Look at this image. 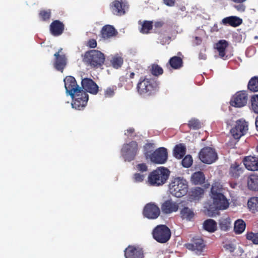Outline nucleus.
<instances>
[{
	"mask_svg": "<svg viewBox=\"0 0 258 258\" xmlns=\"http://www.w3.org/2000/svg\"><path fill=\"white\" fill-rule=\"evenodd\" d=\"M154 148V144L153 143H147L144 146L146 157L147 158H149L151 161L154 163H165L168 158L167 149L164 147H160L152 153Z\"/></svg>",
	"mask_w": 258,
	"mask_h": 258,
	"instance_id": "1",
	"label": "nucleus"
},
{
	"mask_svg": "<svg viewBox=\"0 0 258 258\" xmlns=\"http://www.w3.org/2000/svg\"><path fill=\"white\" fill-rule=\"evenodd\" d=\"M105 59L104 53L95 49L85 52L83 56V61L92 69H97L102 66Z\"/></svg>",
	"mask_w": 258,
	"mask_h": 258,
	"instance_id": "2",
	"label": "nucleus"
},
{
	"mask_svg": "<svg viewBox=\"0 0 258 258\" xmlns=\"http://www.w3.org/2000/svg\"><path fill=\"white\" fill-rule=\"evenodd\" d=\"M157 83L152 79L146 77L140 78L137 85V90L141 95L151 96L158 91Z\"/></svg>",
	"mask_w": 258,
	"mask_h": 258,
	"instance_id": "3",
	"label": "nucleus"
},
{
	"mask_svg": "<svg viewBox=\"0 0 258 258\" xmlns=\"http://www.w3.org/2000/svg\"><path fill=\"white\" fill-rule=\"evenodd\" d=\"M221 191V188L217 185L212 186L210 196L213 201V208L216 210H224L229 206L228 201Z\"/></svg>",
	"mask_w": 258,
	"mask_h": 258,
	"instance_id": "4",
	"label": "nucleus"
},
{
	"mask_svg": "<svg viewBox=\"0 0 258 258\" xmlns=\"http://www.w3.org/2000/svg\"><path fill=\"white\" fill-rule=\"evenodd\" d=\"M169 170L164 167H160L152 171L148 176V182L152 186L164 184L169 178Z\"/></svg>",
	"mask_w": 258,
	"mask_h": 258,
	"instance_id": "5",
	"label": "nucleus"
},
{
	"mask_svg": "<svg viewBox=\"0 0 258 258\" xmlns=\"http://www.w3.org/2000/svg\"><path fill=\"white\" fill-rule=\"evenodd\" d=\"M188 183L183 178H174L169 184V190L171 194L177 198L185 195L188 191Z\"/></svg>",
	"mask_w": 258,
	"mask_h": 258,
	"instance_id": "6",
	"label": "nucleus"
},
{
	"mask_svg": "<svg viewBox=\"0 0 258 258\" xmlns=\"http://www.w3.org/2000/svg\"><path fill=\"white\" fill-rule=\"evenodd\" d=\"M153 237L157 242L164 243L167 242L171 237L170 229L165 225H159L152 231Z\"/></svg>",
	"mask_w": 258,
	"mask_h": 258,
	"instance_id": "7",
	"label": "nucleus"
},
{
	"mask_svg": "<svg viewBox=\"0 0 258 258\" xmlns=\"http://www.w3.org/2000/svg\"><path fill=\"white\" fill-rule=\"evenodd\" d=\"M121 154L125 161L134 160L138 152V144L133 141L128 144H124L121 150Z\"/></svg>",
	"mask_w": 258,
	"mask_h": 258,
	"instance_id": "8",
	"label": "nucleus"
},
{
	"mask_svg": "<svg viewBox=\"0 0 258 258\" xmlns=\"http://www.w3.org/2000/svg\"><path fill=\"white\" fill-rule=\"evenodd\" d=\"M248 130V122L241 118L236 121L234 126L230 130V133L235 139L239 140L246 134Z\"/></svg>",
	"mask_w": 258,
	"mask_h": 258,
	"instance_id": "9",
	"label": "nucleus"
},
{
	"mask_svg": "<svg viewBox=\"0 0 258 258\" xmlns=\"http://www.w3.org/2000/svg\"><path fill=\"white\" fill-rule=\"evenodd\" d=\"M71 97L73 99L72 107L78 110L83 109L87 105L88 100V95L82 89Z\"/></svg>",
	"mask_w": 258,
	"mask_h": 258,
	"instance_id": "10",
	"label": "nucleus"
},
{
	"mask_svg": "<svg viewBox=\"0 0 258 258\" xmlns=\"http://www.w3.org/2000/svg\"><path fill=\"white\" fill-rule=\"evenodd\" d=\"M199 157L202 162L210 164L217 159L218 156L214 149L206 147L201 149L199 154Z\"/></svg>",
	"mask_w": 258,
	"mask_h": 258,
	"instance_id": "11",
	"label": "nucleus"
},
{
	"mask_svg": "<svg viewBox=\"0 0 258 258\" xmlns=\"http://www.w3.org/2000/svg\"><path fill=\"white\" fill-rule=\"evenodd\" d=\"M248 100L247 93L245 91L236 92L231 98L230 104L232 106L240 108L245 106Z\"/></svg>",
	"mask_w": 258,
	"mask_h": 258,
	"instance_id": "12",
	"label": "nucleus"
},
{
	"mask_svg": "<svg viewBox=\"0 0 258 258\" xmlns=\"http://www.w3.org/2000/svg\"><path fill=\"white\" fill-rule=\"evenodd\" d=\"M160 210L159 207L154 203L147 204L143 211L144 217L149 219H156L160 214Z\"/></svg>",
	"mask_w": 258,
	"mask_h": 258,
	"instance_id": "13",
	"label": "nucleus"
},
{
	"mask_svg": "<svg viewBox=\"0 0 258 258\" xmlns=\"http://www.w3.org/2000/svg\"><path fill=\"white\" fill-rule=\"evenodd\" d=\"M62 49L59 48L54 54V59L53 63V67L57 71L63 72L67 63L66 56L62 52Z\"/></svg>",
	"mask_w": 258,
	"mask_h": 258,
	"instance_id": "14",
	"label": "nucleus"
},
{
	"mask_svg": "<svg viewBox=\"0 0 258 258\" xmlns=\"http://www.w3.org/2000/svg\"><path fill=\"white\" fill-rule=\"evenodd\" d=\"M66 92L71 97H73L76 92H78L81 88L77 84L74 77L67 76L63 80Z\"/></svg>",
	"mask_w": 258,
	"mask_h": 258,
	"instance_id": "15",
	"label": "nucleus"
},
{
	"mask_svg": "<svg viewBox=\"0 0 258 258\" xmlns=\"http://www.w3.org/2000/svg\"><path fill=\"white\" fill-rule=\"evenodd\" d=\"M125 258H144L143 248L134 245H128L124 250Z\"/></svg>",
	"mask_w": 258,
	"mask_h": 258,
	"instance_id": "16",
	"label": "nucleus"
},
{
	"mask_svg": "<svg viewBox=\"0 0 258 258\" xmlns=\"http://www.w3.org/2000/svg\"><path fill=\"white\" fill-rule=\"evenodd\" d=\"M186 247L196 253H201L205 248V244L203 239L200 238H193L190 243L185 244Z\"/></svg>",
	"mask_w": 258,
	"mask_h": 258,
	"instance_id": "17",
	"label": "nucleus"
},
{
	"mask_svg": "<svg viewBox=\"0 0 258 258\" xmlns=\"http://www.w3.org/2000/svg\"><path fill=\"white\" fill-rule=\"evenodd\" d=\"M82 88L87 92L95 95L99 91V87L91 79L86 78L81 82Z\"/></svg>",
	"mask_w": 258,
	"mask_h": 258,
	"instance_id": "18",
	"label": "nucleus"
},
{
	"mask_svg": "<svg viewBox=\"0 0 258 258\" xmlns=\"http://www.w3.org/2000/svg\"><path fill=\"white\" fill-rule=\"evenodd\" d=\"M126 4L122 1L115 0L110 6L112 13L117 16H121L125 13Z\"/></svg>",
	"mask_w": 258,
	"mask_h": 258,
	"instance_id": "19",
	"label": "nucleus"
},
{
	"mask_svg": "<svg viewBox=\"0 0 258 258\" xmlns=\"http://www.w3.org/2000/svg\"><path fill=\"white\" fill-rule=\"evenodd\" d=\"M162 212L165 214L176 212L179 208L178 204L171 199L165 201L161 206Z\"/></svg>",
	"mask_w": 258,
	"mask_h": 258,
	"instance_id": "20",
	"label": "nucleus"
},
{
	"mask_svg": "<svg viewBox=\"0 0 258 258\" xmlns=\"http://www.w3.org/2000/svg\"><path fill=\"white\" fill-rule=\"evenodd\" d=\"M64 30V25L59 20H54L50 25V32L53 36L61 35Z\"/></svg>",
	"mask_w": 258,
	"mask_h": 258,
	"instance_id": "21",
	"label": "nucleus"
},
{
	"mask_svg": "<svg viewBox=\"0 0 258 258\" xmlns=\"http://www.w3.org/2000/svg\"><path fill=\"white\" fill-rule=\"evenodd\" d=\"M245 168L250 171L258 170V157L246 156L243 160Z\"/></svg>",
	"mask_w": 258,
	"mask_h": 258,
	"instance_id": "22",
	"label": "nucleus"
},
{
	"mask_svg": "<svg viewBox=\"0 0 258 258\" xmlns=\"http://www.w3.org/2000/svg\"><path fill=\"white\" fill-rule=\"evenodd\" d=\"M117 34L114 27L110 25H105L104 26L101 31L100 35L104 39H108L111 37L115 36Z\"/></svg>",
	"mask_w": 258,
	"mask_h": 258,
	"instance_id": "23",
	"label": "nucleus"
},
{
	"mask_svg": "<svg viewBox=\"0 0 258 258\" xmlns=\"http://www.w3.org/2000/svg\"><path fill=\"white\" fill-rule=\"evenodd\" d=\"M221 23L226 26L236 27L242 23V19L235 16H229L223 19Z\"/></svg>",
	"mask_w": 258,
	"mask_h": 258,
	"instance_id": "24",
	"label": "nucleus"
},
{
	"mask_svg": "<svg viewBox=\"0 0 258 258\" xmlns=\"http://www.w3.org/2000/svg\"><path fill=\"white\" fill-rule=\"evenodd\" d=\"M183 60L181 57L178 56L171 57L166 64V67L170 70H178L183 66Z\"/></svg>",
	"mask_w": 258,
	"mask_h": 258,
	"instance_id": "25",
	"label": "nucleus"
},
{
	"mask_svg": "<svg viewBox=\"0 0 258 258\" xmlns=\"http://www.w3.org/2000/svg\"><path fill=\"white\" fill-rule=\"evenodd\" d=\"M228 46V43L225 40H220L216 44V49L218 52L219 56L223 59H227L228 56L226 55V49Z\"/></svg>",
	"mask_w": 258,
	"mask_h": 258,
	"instance_id": "26",
	"label": "nucleus"
},
{
	"mask_svg": "<svg viewBox=\"0 0 258 258\" xmlns=\"http://www.w3.org/2000/svg\"><path fill=\"white\" fill-rule=\"evenodd\" d=\"M247 185L250 190L258 192V175L250 174L247 178Z\"/></svg>",
	"mask_w": 258,
	"mask_h": 258,
	"instance_id": "27",
	"label": "nucleus"
},
{
	"mask_svg": "<svg viewBox=\"0 0 258 258\" xmlns=\"http://www.w3.org/2000/svg\"><path fill=\"white\" fill-rule=\"evenodd\" d=\"M248 211L252 214L258 213V197H251L249 198L247 202Z\"/></svg>",
	"mask_w": 258,
	"mask_h": 258,
	"instance_id": "28",
	"label": "nucleus"
},
{
	"mask_svg": "<svg viewBox=\"0 0 258 258\" xmlns=\"http://www.w3.org/2000/svg\"><path fill=\"white\" fill-rule=\"evenodd\" d=\"M205 179L204 173L199 171L192 174L190 180L191 183L195 185H201L205 182Z\"/></svg>",
	"mask_w": 258,
	"mask_h": 258,
	"instance_id": "29",
	"label": "nucleus"
},
{
	"mask_svg": "<svg viewBox=\"0 0 258 258\" xmlns=\"http://www.w3.org/2000/svg\"><path fill=\"white\" fill-rule=\"evenodd\" d=\"M204 189L200 187L192 188L188 194V199L190 201L199 200L204 195Z\"/></svg>",
	"mask_w": 258,
	"mask_h": 258,
	"instance_id": "30",
	"label": "nucleus"
},
{
	"mask_svg": "<svg viewBox=\"0 0 258 258\" xmlns=\"http://www.w3.org/2000/svg\"><path fill=\"white\" fill-rule=\"evenodd\" d=\"M243 171V168L241 165L238 164L237 162L231 164L229 169V174L234 178H238Z\"/></svg>",
	"mask_w": 258,
	"mask_h": 258,
	"instance_id": "31",
	"label": "nucleus"
},
{
	"mask_svg": "<svg viewBox=\"0 0 258 258\" xmlns=\"http://www.w3.org/2000/svg\"><path fill=\"white\" fill-rule=\"evenodd\" d=\"M186 153V147L183 144L176 145L173 151V156L178 159H181Z\"/></svg>",
	"mask_w": 258,
	"mask_h": 258,
	"instance_id": "32",
	"label": "nucleus"
},
{
	"mask_svg": "<svg viewBox=\"0 0 258 258\" xmlns=\"http://www.w3.org/2000/svg\"><path fill=\"white\" fill-rule=\"evenodd\" d=\"M246 228V223L242 219H238L235 221L234 225V231L236 234L242 233Z\"/></svg>",
	"mask_w": 258,
	"mask_h": 258,
	"instance_id": "33",
	"label": "nucleus"
},
{
	"mask_svg": "<svg viewBox=\"0 0 258 258\" xmlns=\"http://www.w3.org/2000/svg\"><path fill=\"white\" fill-rule=\"evenodd\" d=\"M203 227L209 232L213 233L217 230V223L213 219H208L204 221Z\"/></svg>",
	"mask_w": 258,
	"mask_h": 258,
	"instance_id": "34",
	"label": "nucleus"
},
{
	"mask_svg": "<svg viewBox=\"0 0 258 258\" xmlns=\"http://www.w3.org/2000/svg\"><path fill=\"white\" fill-rule=\"evenodd\" d=\"M181 217L182 219L190 221L194 217L195 213L192 210L188 207H184L180 211Z\"/></svg>",
	"mask_w": 258,
	"mask_h": 258,
	"instance_id": "35",
	"label": "nucleus"
},
{
	"mask_svg": "<svg viewBox=\"0 0 258 258\" xmlns=\"http://www.w3.org/2000/svg\"><path fill=\"white\" fill-rule=\"evenodd\" d=\"M219 227L222 231H227L231 227V222L230 218H222L219 221Z\"/></svg>",
	"mask_w": 258,
	"mask_h": 258,
	"instance_id": "36",
	"label": "nucleus"
},
{
	"mask_svg": "<svg viewBox=\"0 0 258 258\" xmlns=\"http://www.w3.org/2000/svg\"><path fill=\"white\" fill-rule=\"evenodd\" d=\"M248 89L251 92H258V77H252L247 85Z\"/></svg>",
	"mask_w": 258,
	"mask_h": 258,
	"instance_id": "37",
	"label": "nucleus"
},
{
	"mask_svg": "<svg viewBox=\"0 0 258 258\" xmlns=\"http://www.w3.org/2000/svg\"><path fill=\"white\" fill-rule=\"evenodd\" d=\"M250 109L256 114H258V94L253 95L250 99Z\"/></svg>",
	"mask_w": 258,
	"mask_h": 258,
	"instance_id": "38",
	"label": "nucleus"
},
{
	"mask_svg": "<svg viewBox=\"0 0 258 258\" xmlns=\"http://www.w3.org/2000/svg\"><path fill=\"white\" fill-rule=\"evenodd\" d=\"M153 22L150 21H144L142 24L140 32L143 34H148L150 31L153 28Z\"/></svg>",
	"mask_w": 258,
	"mask_h": 258,
	"instance_id": "39",
	"label": "nucleus"
},
{
	"mask_svg": "<svg viewBox=\"0 0 258 258\" xmlns=\"http://www.w3.org/2000/svg\"><path fill=\"white\" fill-rule=\"evenodd\" d=\"M188 126L190 129L197 130L201 128L202 123L199 119L191 118L188 121Z\"/></svg>",
	"mask_w": 258,
	"mask_h": 258,
	"instance_id": "40",
	"label": "nucleus"
},
{
	"mask_svg": "<svg viewBox=\"0 0 258 258\" xmlns=\"http://www.w3.org/2000/svg\"><path fill=\"white\" fill-rule=\"evenodd\" d=\"M246 238L251 241L254 244H258V232H248L245 235Z\"/></svg>",
	"mask_w": 258,
	"mask_h": 258,
	"instance_id": "41",
	"label": "nucleus"
},
{
	"mask_svg": "<svg viewBox=\"0 0 258 258\" xmlns=\"http://www.w3.org/2000/svg\"><path fill=\"white\" fill-rule=\"evenodd\" d=\"M117 87L115 86L107 87L104 92V98H111L115 94Z\"/></svg>",
	"mask_w": 258,
	"mask_h": 258,
	"instance_id": "42",
	"label": "nucleus"
},
{
	"mask_svg": "<svg viewBox=\"0 0 258 258\" xmlns=\"http://www.w3.org/2000/svg\"><path fill=\"white\" fill-rule=\"evenodd\" d=\"M192 164V158L191 155H186L181 161V164L183 167L188 168L191 166Z\"/></svg>",
	"mask_w": 258,
	"mask_h": 258,
	"instance_id": "43",
	"label": "nucleus"
},
{
	"mask_svg": "<svg viewBox=\"0 0 258 258\" xmlns=\"http://www.w3.org/2000/svg\"><path fill=\"white\" fill-rule=\"evenodd\" d=\"M39 16L41 20L43 21H46L50 19L51 16V12L49 10H42L39 13Z\"/></svg>",
	"mask_w": 258,
	"mask_h": 258,
	"instance_id": "44",
	"label": "nucleus"
},
{
	"mask_svg": "<svg viewBox=\"0 0 258 258\" xmlns=\"http://www.w3.org/2000/svg\"><path fill=\"white\" fill-rule=\"evenodd\" d=\"M151 73L153 75L158 76L163 74V70L159 65L154 64L152 66Z\"/></svg>",
	"mask_w": 258,
	"mask_h": 258,
	"instance_id": "45",
	"label": "nucleus"
},
{
	"mask_svg": "<svg viewBox=\"0 0 258 258\" xmlns=\"http://www.w3.org/2000/svg\"><path fill=\"white\" fill-rule=\"evenodd\" d=\"M123 63V59L121 57H114L111 61L112 67L115 69H118Z\"/></svg>",
	"mask_w": 258,
	"mask_h": 258,
	"instance_id": "46",
	"label": "nucleus"
},
{
	"mask_svg": "<svg viewBox=\"0 0 258 258\" xmlns=\"http://www.w3.org/2000/svg\"><path fill=\"white\" fill-rule=\"evenodd\" d=\"M145 174L142 173H136L133 175V179L136 182H141L145 178Z\"/></svg>",
	"mask_w": 258,
	"mask_h": 258,
	"instance_id": "47",
	"label": "nucleus"
},
{
	"mask_svg": "<svg viewBox=\"0 0 258 258\" xmlns=\"http://www.w3.org/2000/svg\"><path fill=\"white\" fill-rule=\"evenodd\" d=\"M158 39L161 44L164 45L169 42L170 39V37L169 36H165L164 34H160Z\"/></svg>",
	"mask_w": 258,
	"mask_h": 258,
	"instance_id": "48",
	"label": "nucleus"
},
{
	"mask_svg": "<svg viewBox=\"0 0 258 258\" xmlns=\"http://www.w3.org/2000/svg\"><path fill=\"white\" fill-rule=\"evenodd\" d=\"M136 169L143 173L148 171V166L146 163H140L136 166Z\"/></svg>",
	"mask_w": 258,
	"mask_h": 258,
	"instance_id": "49",
	"label": "nucleus"
},
{
	"mask_svg": "<svg viewBox=\"0 0 258 258\" xmlns=\"http://www.w3.org/2000/svg\"><path fill=\"white\" fill-rule=\"evenodd\" d=\"M223 247L225 249V250H228L230 252H234V251L236 249L235 245L233 243L231 242L226 243L225 245H224Z\"/></svg>",
	"mask_w": 258,
	"mask_h": 258,
	"instance_id": "50",
	"label": "nucleus"
},
{
	"mask_svg": "<svg viewBox=\"0 0 258 258\" xmlns=\"http://www.w3.org/2000/svg\"><path fill=\"white\" fill-rule=\"evenodd\" d=\"M86 46L89 48H95L97 46V42L94 39H90L87 41Z\"/></svg>",
	"mask_w": 258,
	"mask_h": 258,
	"instance_id": "51",
	"label": "nucleus"
},
{
	"mask_svg": "<svg viewBox=\"0 0 258 258\" xmlns=\"http://www.w3.org/2000/svg\"><path fill=\"white\" fill-rule=\"evenodd\" d=\"M135 134V129L133 127H130L128 129H127L124 135L127 137H136V135Z\"/></svg>",
	"mask_w": 258,
	"mask_h": 258,
	"instance_id": "52",
	"label": "nucleus"
},
{
	"mask_svg": "<svg viewBox=\"0 0 258 258\" xmlns=\"http://www.w3.org/2000/svg\"><path fill=\"white\" fill-rule=\"evenodd\" d=\"M239 5H234V8L238 12H243L245 10V6L242 4H238Z\"/></svg>",
	"mask_w": 258,
	"mask_h": 258,
	"instance_id": "53",
	"label": "nucleus"
},
{
	"mask_svg": "<svg viewBox=\"0 0 258 258\" xmlns=\"http://www.w3.org/2000/svg\"><path fill=\"white\" fill-rule=\"evenodd\" d=\"M163 3L166 6L169 7H173L175 3V0H163Z\"/></svg>",
	"mask_w": 258,
	"mask_h": 258,
	"instance_id": "54",
	"label": "nucleus"
},
{
	"mask_svg": "<svg viewBox=\"0 0 258 258\" xmlns=\"http://www.w3.org/2000/svg\"><path fill=\"white\" fill-rule=\"evenodd\" d=\"M199 58L200 59L205 60L207 58V55L205 53L200 52L199 55Z\"/></svg>",
	"mask_w": 258,
	"mask_h": 258,
	"instance_id": "55",
	"label": "nucleus"
},
{
	"mask_svg": "<svg viewBox=\"0 0 258 258\" xmlns=\"http://www.w3.org/2000/svg\"><path fill=\"white\" fill-rule=\"evenodd\" d=\"M163 23L161 22H157L155 23V27L156 28H160L162 26Z\"/></svg>",
	"mask_w": 258,
	"mask_h": 258,
	"instance_id": "56",
	"label": "nucleus"
},
{
	"mask_svg": "<svg viewBox=\"0 0 258 258\" xmlns=\"http://www.w3.org/2000/svg\"><path fill=\"white\" fill-rule=\"evenodd\" d=\"M232 2L236 4H242L246 1V0H231Z\"/></svg>",
	"mask_w": 258,
	"mask_h": 258,
	"instance_id": "57",
	"label": "nucleus"
},
{
	"mask_svg": "<svg viewBox=\"0 0 258 258\" xmlns=\"http://www.w3.org/2000/svg\"><path fill=\"white\" fill-rule=\"evenodd\" d=\"M255 124L256 131L258 132V115L255 118Z\"/></svg>",
	"mask_w": 258,
	"mask_h": 258,
	"instance_id": "58",
	"label": "nucleus"
},
{
	"mask_svg": "<svg viewBox=\"0 0 258 258\" xmlns=\"http://www.w3.org/2000/svg\"><path fill=\"white\" fill-rule=\"evenodd\" d=\"M135 73L134 72H132L129 75V78L130 79H133L135 77Z\"/></svg>",
	"mask_w": 258,
	"mask_h": 258,
	"instance_id": "59",
	"label": "nucleus"
},
{
	"mask_svg": "<svg viewBox=\"0 0 258 258\" xmlns=\"http://www.w3.org/2000/svg\"><path fill=\"white\" fill-rule=\"evenodd\" d=\"M186 8L184 6H182L181 8H180V10L181 11H184L185 10Z\"/></svg>",
	"mask_w": 258,
	"mask_h": 258,
	"instance_id": "60",
	"label": "nucleus"
},
{
	"mask_svg": "<svg viewBox=\"0 0 258 258\" xmlns=\"http://www.w3.org/2000/svg\"><path fill=\"white\" fill-rule=\"evenodd\" d=\"M256 151L258 152V145L256 147Z\"/></svg>",
	"mask_w": 258,
	"mask_h": 258,
	"instance_id": "61",
	"label": "nucleus"
},
{
	"mask_svg": "<svg viewBox=\"0 0 258 258\" xmlns=\"http://www.w3.org/2000/svg\"><path fill=\"white\" fill-rule=\"evenodd\" d=\"M178 55H181V53L180 52H179L178 53Z\"/></svg>",
	"mask_w": 258,
	"mask_h": 258,
	"instance_id": "62",
	"label": "nucleus"
},
{
	"mask_svg": "<svg viewBox=\"0 0 258 258\" xmlns=\"http://www.w3.org/2000/svg\"><path fill=\"white\" fill-rule=\"evenodd\" d=\"M215 27H217V25H215L214 26V28Z\"/></svg>",
	"mask_w": 258,
	"mask_h": 258,
	"instance_id": "63",
	"label": "nucleus"
},
{
	"mask_svg": "<svg viewBox=\"0 0 258 258\" xmlns=\"http://www.w3.org/2000/svg\"><path fill=\"white\" fill-rule=\"evenodd\" d=\"M255 258H258V255L255 257Z\"/></svg>",
	"mask_w": 258,
	"mask_h": 258,
	"instance_id": "64",
	"label": "nucleus"
}]
</instances>
